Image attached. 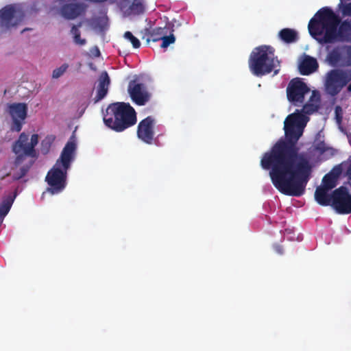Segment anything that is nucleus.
Masks as SVG:
<instances>
[{"mask_svg":"<svg viewBox=\"0 0 351 351\" xmlns=\"http://www.w3.org/2000/svg\"><path fill=\"white\" fill-rule=\"evenodd\" d=\"M305 125L303 114H289L284 122L286 138L278 140L261 160L262 168L270 170L274 186L287 195L302 196L311 176L312 166L303 154H299L296 145Z\"/></svg>","mask_w":351,"mask_h":351,"instance_id":"nucleus-1","label":"nucleus"},{"mask_svg":"<svg viewBox=\"0 0 351 351\" xmlns=\"http://www.w3.org/2000/svg\"><path fill=\"white\" fill-rule=\"evenodd\" d=\"M309 34L315 38L324 36L319 40L321 43H332L338 40L348 38L351 34V22L341 19L328 7L321 8L313 17L308 25Z\"/></svg>","mask_w":351,"mask_h":351,"instance_id":"nucleus-2","label":"nucleus"},{"mask_svg":"<svg viewBox=\"0 0 351 351\" xmlns=\"http://www.w3.org/2000/svg\"><path fill=\"white\" fill-rule=\"evenodd\" d=\"M75 143L68 142L63 148L60 158L47 172L45 181L48 184L47 192L51 195L62 193L67 184V172L74 160Z\"/></svg>","mask_w":351,"mask_h":351,"instance_id":"nucleus-3","label":"nucleus"},{"mask_svg":"<svg viewBox=\"0 0 351 351\" xmlns=\"http://www.w3.org/2000/svg\"><path fill=\"white\" fill-rule=\"evenodd\" d=\"M28 141L29 135L22 132L12 145V150L15 154L14 165L16 168L20 166L19 170L13 173L12 179L14 180H19L23 178L37 158L35 147L38 143V135L37 134H32L30 142L29 143Z\"/></svg>","mask_w":351,"mask_h":351,"instance_id":"nucleus-4","label":"nucleus"},{"mask_svg":"<svg viewBox=\"0 0 351 351\" xmlns=\"http://www.w3.org/2000/svg\"><path fill=\"white\" fill-rule=\"evenodd\" d=\"M103 119L108 128L117 132H121L134 125L137 121L135 110L129 103L125 102L108 105Z\"/></svg>","mask_w":351,"mask_h":351,"instance_id":"nucleus-5","label":"nucleus"},{"mask_svg":"<svg viewBox=\"0 0 351 351\" xmlns=\"http://www.w3.org/2000/svg\"><path fill=\"white\" fill-rule=\"evenodd\" d=\"M249 69L252 73L257 77H261L274 71L277 75L280 66V61L274 55L272 47L261 45L253 49L248 60Z\"/></svg>","mask_w":351,"mask_h":351,"instance_id":"nucleus-6","label":"nucleus"},{"mask_svg":"<svg viewBox=\"0 0 351 351\" xmlns=\"http://www.w3.org/2000/svg\"><path fill=\"white\" fill-rule=\"evenodd\" d=\"M350 81V73L339 69L331 70L326 75V90L331 96H335Z\"/></svg>","mask_w":351,"mask_h":351,"instance_id":"nucleus-7","label":"nucleus"},{"mask_svg":"<svg viewBox=\"0 0 351 351\" xmlns=\"http://www.w3.org/2000/svg\"><path fill=\"white\" fill-rule=\"evenodd\" d=\"M332 208L338 214L351 213V194L349 189L344 186L335 189L332 192Z\"/></svg>","mask_w":351,"mask_h":351,"instance_id":"nucleus-8","label":"nucleus"},{"mask_svg":"<svg viewBox=\"0 0 351 351\" xmlns=\"http://www.w3.org/2000/svg\"><path fill=\"white\" fill-rule=\"evenodd\" d=\"M128 92L131 99L138 106H144L150 99L151 95L146 85L137 77L129 82Z\"/></svg>","mask_w":351,"mask_h":351,"instance_id":"nucleus-9","label":"nucleus"},{"mask_svg":"<svg viewBox=\"0 0 351 351\" xmlns=\"http://www.w3.org/2000/svg\"><path fill=\"white\" fill-rule=\"evenodd\" d=\"M310 91L307 85L299 78L291 80L287 88V99L295 105L302 104L305 95Z\"/></svg>","mask_w":351,"mask_h":351,"instance_id":"nucleus-10","label":"nucleus"},{"mask_svg":"<svg viewBox=\"0 0 351 351\" xmlns=\"http://www.w3.org/2000/svg\"><path fill=\"white\" fill-rule=\"evenodd\" d=\"M8 112L12 119V131L20 132L27 114V106L25 103L8 104Z\"/></svg>","mask_w":351,"mask_h":351,"instance_id":"nucleus-11","label":"nucleus"},{"mask_svg":"<svg viewBox=\"0 0 351 351\" xmlns=\"http://www.w3.org/2000/svg\"><path fill=\"white\" fill-rule=\"evenodd\" d=\"M24 14L13 5H8L0 10V21L7 28L16 26L22 21Z\"/></svg>","mask_w":351,"mask_h":351,"instance_id":"nucleus-12","label":"nucleus"},{"mask_svg":"<svg viewBox=\"0 0 351 351\" xmlns=\"http://www.w3.org/2000/svg\"><path fill=\"white\" fill-rule=\"evenodd\" d=\"M155 123V119L152 116H148L141 120L137 127L138 138L147 144H152L154 137V128Z\"/></svg>","mask_w":351,"mask_h":351,"instance_id":"nucleus-13","label":"nucleus"},{"mask_svg":"<svg viewBox=\"0 0 351 351\" xmlns=\"http://www.w3.org/2000/svg\"><path fill=\"white\" fill-rule=\"evenodd\" d=\"M70 0H57L59 4L62 5L60 8L62 16L69 20H72L82 15L86 10V5L82 3H66Z\"/></svg>","mask_w":351,"mask_h":351,"instance_id":"nucleus-14","label":"nucleus"},{"mask_svg":"<svg viewBox=\"0 0 351 351\" xmlns=\"http://www.w3.org/2000/svg\"><path fill=\"white\" fill-rule=\"evenodd\" d=\"M98 82L99 83L97 86V94L94 98L95 103L103 99L108 92L110 80L106 71H103L100 74Z\"/></svg>","mask_w":351,"mask_h":351,"instance_id":"nucleus-15","label":"nucleus"},{"mask_svg":"<svg viewBox=\"0 0 351 351\" xmlns=\"http://www.w3.org/2000/svg\"><path fill=\"white\" fill-rule=\"evenodd\" d=\"M167 28V24L165 27H145L141 31V38L146 40L147 43L151 41L157 42L162 38V35Z\"/></svg>","mask_w":351,"mask_h":351,"instance_id":"nucleus-16","label":"nucleus"},{"mask_svg":"<svg viewBox=\"0 0 351 351\" xmlns=\"http://www.w3.org/2000/svg\"><path fill=\"white\" fill-rule=\"evenodd\" d=\"M319 65L316 58L305 55L299 65V71L302 75H308L316 71Z\"/></svg>","mask_w":351,"mask_h":351,"instance_id":"nucleus-17","label":"nucleus"},{"mask_svg":"<svg viewBox=\"0 0 351 351\" xmlns=\"http://www.w3.org/2000/svg\"><path fill=\"white\" fill-rule=\"evenodd\" d=\"M321 98L318 91L313 90L309 101L303 106L302 112L311 114L318 110L320 106Z\"/></svg>","mask_w":351,"mask_h":351,"instance_id":"nucleus-18","label":"nucleus"},{"mask_svg":"<svg viewBox=\"0 0 351 351\" xmlns=\"http://www.w3.org/2000/svg\"><path fill=\"white\" fill-rule=\"evenodd\" d=\"M330 191L320 186L317 187L315 191V199L319 205L332 206V193H328Z\"/></svg>","mask_w":351,"mask_h":351,"instance_id":"nucleus-19","label":"nucleus"},{"mask_svg":"<svg viewBox=\"0 0 351 351\" xmlns=\"http://www.w3.org/2000/svg\"><path fill=\"white\" fill-rule=\"evenodd\" d=\"M343 49H346V47H336L328 53L326 60L331 66H335L341 62Z\"/></svg>","mask_w":351,"mask_h":351,"instance_id":"nucleus-20","label":"nucleus"},{"mask_svg":"<svg viewBox=\"0 0 351 351\" xmlns=\"http://www.w3.org/2000/svg\"><path fill=\"white\" fill-rule=\"evenodd\" d=\"M279 38L286 43H295L298 40L296 31L290 28H284L278 33Z\"/></svg>","mask_w":351,"mask_h":351,"instance_id":"nucleus-21","label":"nucleus"},{"mask_svg":"<svg viewBox=\"0 0 351 351\" xmlns=\"http://www.w3.org/2000/svg\"><path fill=\"white\" fill-rule=\"evenodd\" d=\"M173 25L171 24H167V28L165 29L163 35L162 40V43L160 47L162 48H167L169 45L173 44L176 41V38L173 34Z\"/></svg>","mask_w":351,"mask_h":351,"instance_id":"nucleus-22","label":"nucleus"},{"mask_svg":"<svg viewBox=\"0 0 351 351\" xmlns=\"http://www.w3.org/2000/svg\"><path fill=\"white\" fill-rule=\"evenodd\" d=\"M14 200V197L12 195H8L3 199L0 204V220L3 221V218L8 215L13 204Z\"/></svg>","mask_w":351,"mask_h":351,"instance_id":"nucleus-23","label":"nucleus"},{"mask_svg":"<svg viewBox=\"0 0 351 351\" xmlns=\"http://www.w3.org/2000/svg\"><path fill=\"white\" fill-rule=\"evenodd\" d=\"M337 175L330 172L326 174L322 180V185L320 186L326 189L332 190L337 184Z\"/></svg>","mask_w":351,"mask_h":351,"instance_id":"nucleus-24","label":"nucleus"},{"mask_svg":"<svg viewBox=\"0 0 351 351\" xmlns=\"http://www.w3.org/2000/svg\"><path fill=\"white\" fill-rule=\"evenodd\" d=\"M129 13L134 15H139L144 12L145 5L142 0H132L128 8Z\"/></svg>","mask_w":351,"mask_h":351,"instance_id":"nucleus-25","label":"nucleus"},{"mask_svg":"<svg viewBox=\"0 0 351 351\" xmlns=\"http://www.w3.org/2000/svg\"><path fill=\"white\" fill-rule=\"evenodd\" d=\"M56 140V136L53 134L47 135L41 142L40 150L42 154H47L51 147Z\"/></svg>","mask_w":351,"mask_h":351,"instance_id":"nucleus-26","label":"nucleus"},{"mask_svg":"<svg viewBox=\"0 0 351 351\" xmlns=\"http://www.w3.org/2000/svg\"><path fill=\"white\" fill-rule=\"evenodd\" d=\"M80 27H81L80 23L77 25H73L71 27V33L73 35V40L76 45H84L86 41L84 38H81L80 32L79 30Z\"/></svg>","mask_w":351,"mask_h":351,"instance_id":"nucleus-27","label":"nucleus"},{"mask_svg":"<svg viewBox=\"0 0 351 351\" xmlns=\"http://www.w3.org/2000/svg\"><path fill=\"white\" fill-rule=\"evenodd\" d=\"M338 8L341 10L343 16H351V1L349 3L341 1Z\"/></svg>","mask_w":351,"mask_h":351,"instance_id":"nucleus-28","label":"nucleus"},{"mask_svg":"<svg viewBox=\"0 0 351 351\" xmlns=\"http://www.w3.org/2000/svg\"><path fill=\"white\" fill-rule=\"evenodd\" d=\"M124 37L131 42L134 48H138L141 46L139 40L136 38L130 32H125L124 34Z\"/></svg>","mask_w":351,"mask_h":351,"instance_id":"nucleus-29","label":"nucleus"},{"mask_svg":"<svg viewBox=\"0 0 351 351\" xmlns=\"http://www.w3.org/2000/svg\"><path fill=\"white\" fill-rule=\"evenodd\" d=\"M68 67H69V64L66 63H64L60 67L56 68V69H54L53 71L52 77L53 78L60 77L67 70Z\"/></svg>","mask_w":351,"mask_h":351,"instance_id":"nucleus-30","label":"nucleus"},{"mask_svg":"<svg viewBox=\"0 0 351 351\" xmlns=\"http://www.w3.org/2000/svg\"><path fill=\"white\" fill-rule=\"evenodd\" d=\"M335 120L339 125H341L343 120V110L340 106H337L335 108Z\"/></svg>","mask_w":351,"mask_h":351,"instance_id":"nucleus-31","label":"nucleus"},{"mask_svg":"<svg viewBox=\"0 0 351 351\" xmlns=\"http://www.w3.org/2000/svg\"><path fill=\"white\" fill-rule=\"evenodd\" d=\"M346 65L351 66V46L346 47Z\"/></svg>","mask_w":351,"mask_h":351,"instance_id":"nucleus-32","label":"nucleus"},{"mask_svg":"<svg viewBox=\"0 0 351 351\" xmlns=\"http://www.w3.org/2000/svg\"><path fill=\"white\" fill-rule=\"evenodd\" d=\"M316 149L319 151L321 153H324L326 150L325 145L324 143H320L317 145L316 147Z\"/></svg>","mask_w":351,"mask_h":351,"instance_id":"nucleus-33","label":"nucleus"},{"mask_svg":"<svg viewBox=\"0 0 351 351\" xmlns=\"http://www.w3.org/2000/svg\"><path fill=\"white\" fill-rule=\"evenodd\" d=\"M274 250L275 251L279 254H283V248L281 245H278V244H276L274 245Z\"/></svg>","mask_w":351,"mask_h":351,"instance_id":"nucleus-34","label":"nucleus"},{"mask_svg":"<svg viewBox=\"0 0 351 351\" xmlns=\"http://www.w3.org/2000/svg\"><path fill=\"white\" fill-rule=\"evenodd\" d=\"M347 90L348 92H351V83L348 85Z\"/></svg>","mask_w":351,"mask_h":351,"instance_id":"nucleus-35","label":"nucleus"},{"mask_svg":"<svg viewBox=\"0 0 351 351\" xmlns=\"http://www.w3.org/2000/svg\"><path fill=\"white\" fill-rule=\"evenodd\" d=\"M25 30H27V29H23V31L21 32V33L24 32Z\"/></svg>","mask_w":351,"mask_h":351,"instance_id":"nucleus-36","label":"nucleus"},{"mask_svg":"<svg viewBox=\"0 0 351 351\" xmlns=\"http://www.w3.org/2000/svg\"><path fill=\"white\" fill-rule=\"evenodd\" d=\"M2 223V220H0V226L1 225Z\"/></svg>","mask_w":351,"mask_h":351,"instance_id":"nucleus-37","label":"nucleus"}]
</instances>
